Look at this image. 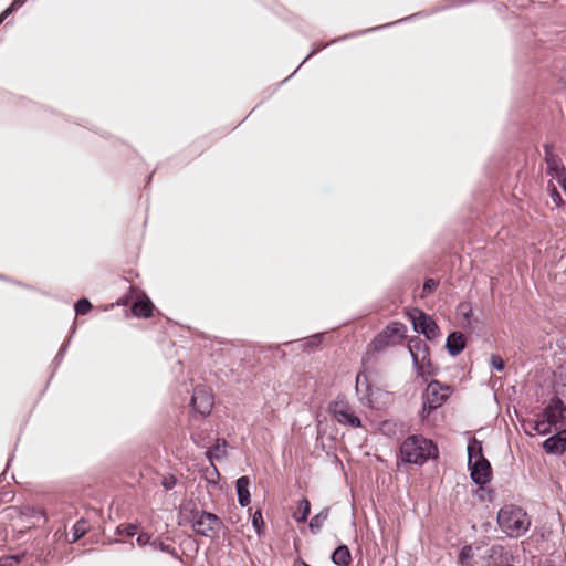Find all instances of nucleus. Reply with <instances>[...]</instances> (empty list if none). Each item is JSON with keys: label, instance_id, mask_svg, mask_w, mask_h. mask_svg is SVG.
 I'll return each mask as SVG.
<instances>
[{"label": "nucleus", "instance_id": "obj_1", "mask_svg": "<svg viewBox=\"0 0 566 566\" xmlns=\"http://www.w3.org/2000/svg\"><path fill=\"white\" fill-rule=\"evenodd\" d=\"M438 444L421 433L409 434L400 444L397 454L398 464L422 467L439 459Z\"/></svg>", "mask_w": 566, "mask_h": 566}, {"label": "nucleus", "instance_id": "obj_2", "mask_svg": "<svg viewBox=\"0 0 566 566\" xmlns=\"http://www.w3.org/2000/svg\"><path fill=\"white\" fill-rule=\"evenodd\" d=\"M408 328L400 321H390L373 339L367 344L363 354L361 363L367 364L375 359V355L384 352L390 346L402 343L407 337Z\"/></svg>", "mask_w": 566, "mask_h": 566}, {"label": "nucleus", "instance_id": "obj_3", "mask_svg": "<svg viewBox=\"0 0 566 566\" xmlns=\"http://www.w3.org/2000/svg\"><path fill=\"white\" fill-rule=\"evenodd\" d=\"M496 523L507 537L520 538L530 530L531 517L523 507L510 503L497 511Z\"/></svg>", "mask_w": 566, "mask_h": 566}, {"label": "nucleus", "instance_id": "obj_4", "mask_svg": "<svg viewBox=\"0 0 566 566\" xmlns=\"http://www.w3.org/2000/svg\"><path fill=\"white\" fill-rule=\"evenodd\" d=\"M450 386L432 379L421 394V409L419 418L421 422L429 419L432 412L441 408L450 398Z\"/></svg>", "mask_w": 566, "mask_h": 566}, {"label": "nucleus", "instance_id": "obj_5", "mask_svg": "<svg viewBox=\"0 0 566 566\" xmlns=\"http://www.w3.org/2000/svg\"><path fill=\"white\" fill-rule=\"evenodd\" d=\"M474 1L475 0H443L439 4H437L433 8H431L430 10H421V11H418V12L412 13L410 15H407L405 18L398 19V20H396L394 22H388V23H385V24H381V25H377V27H373V28H368V29H365V30H360V31L354 32L352 34L343 36L342 39L354 38V36L363 35V34L376 32V31H379V30L388 29V28H391L392 25H397V24H401V23H405V22L413 21L417 18L430 17V15H432L434 13H439V12H442V11H447V10L455 9V8L465 6V4L473 3Z\"/></svg>", "mask_w": 566, "mask_h": 566}, {"label": "nucleus", "instance_id": "obj_6", "mask_svg": "<svg viewBox=\"0 0 566 566\" xmlns=\"http://www.w3.org/2000/svg\"><path fill=\"white\" fill-rule=\"evenodd\" d=\"M406 316L412 325L415 333L422 335L428 342H433L441 336V329L434 318L423 310L412 307L406 311Z\"/></svg>", "mask_w": 566, "mask_h": 566}, {"label": "nucleus", "instance_id": "obj_7", "mask_svg": "<svg viewBox=\"0 0 566 566\" xmlns=\"http://www.w3.org/2000/svg\"><path fill=\"white\" fill-rule=\"evenodd\" d=\"M355 389L357 395H360V402L371 409H380L385 402L384 398L388 395L387 391L374 386L368 380L365 371L357 374Z\"/></svg>", "mask_w": 566, "mask_h": 566}, {"label": "nucleus", "instance_id": "obj_8", "mask_svg": "<svg viewBox=\"0 0 566 566\" xmlns=\"http://www.w3.org/2000/svg\"><path fill=\"white\" fill-rule=\"evenodd\" d=\"M190 514L192 528L201 536L213 538L219 535L223 527L222 520L213 513L192 510Z\"/></svg>", "mask_w": 566, "mask_h": 566}, {"label": "nucleus", "instance_id": "obj_9", "mask_svg": "<svg viewBox=\"0 0 566 566\" xmlns=\"http://www.w3.org/2000/svg\"><path fill=\"white\" fill-rule=\"evenodd\" d=\"M543 149L545 155L544 159L546 163V174L556 179L559 186L566 192V167L562 158L558 154L555 153L553 143H545L543 145Z\"/></svg>", "mask_w": 566, "mask_h": 566}, {"label": "nucleus", "instance_id": "obj_10", "mask_svg": "<svg viewBox=\"0 0 566 566\" xmlns=\"http://www.w3.org/2000/svg\"><path fill=\"white\" fill-rule=\"evenodd\" d=\"M328 410L337 422L358 429L363 426L361 419L353 411L352 407L344 400L336 399L329 403Z\"/></svg>", "mask_w": 566, "mask_h": 566}, {"label": "nucleus", "instance_id": "obj_11", "mask_svg": "<svg viewBox=\"0 0 566 566\" xmlns=\"http://www.w3.org/2000/svg\"><path fill=\"white\" fill-rule=\"evenodd\" d=\"M318 347V334H314L310 336L308 338L292 340V342H285L281 345H279L275 349L274 355L284 357L286 352L285 349H289L291 353L300 354V353H314L316 348Z\"/></svg>", "mask_w": 566, "mask_h": 566}, {"label": "nucleus", "instance_id": "obj_12", "mask_svg": "<svg viewBox=\"0 0 566 566\" xmlns=\"http://www.w3.org/2000/svg\"><path fill=\"white\" fill-rule=\"evenodd\" d=\"M471 481L476 486L491 484L493 480V470L491 462L488 459H481L476 462L467 464Z\"/></svg>", "mask_w": 566, "mask_h": 566}, {"label": "nucleus", "instance_id": "obj_13", "mask_svg": "<svg viewBox=\"0 0 566 566\" xmlns=\"http://www.w3.org/2000/svg\"><path fill=\"white\" fill-rule=\"evenodd\" d=\"M191 407L200 416H208L213 407V395L210 389L203 385L195 387L191 396Z\"/></svg>", "mask_w": 566, "mask_h": 566}, {"label": "nucleus", "instance_id": "obj_14", "mask_svg": "<svg viewBox=\"0 0 566 566\" xmlns=\"http://www.w3.org/2000/svg\"><path fill=\"white\" fill-rule=\"evenodd\" d=\"M543 416L547 417L554 427L566 422V405L563 402L558 394H554L543 409Z\"/></svg>", "mask_w": 566, "mask_h": 566}, {"label": "nucleus", "instance_id": "obj_15", "mask_svg": "<svg viewBox=\"0 0 566 566\" xmlns=\"http://www.w3.org/2000/svg\"><path fill=\"white\" fill-rule=\"evenodd\" d=\"M543 450L555 457H562L566 453V429H558L542 442Z\"/></svg>", "mask_w": 566, "mask_h": 566}, {"label": "nucleus", "instance_id": "obj_16", "mask_svg": "<svg viewBox=\"0 0 566 566\" xmlns=\"http://www.w3.org/2000/svg\"><path fill=\"white\" fill-rule=\"evenodd\" d=\"M457 315L463 318L462 326L464 329L472 333L478 325L482 324V322L474 316L472 303L469 301H462L457 305Z\"/></svg>", "mask_w": 566, "mask_h": 566}, {"label": "nucleus", "instance_id": "obj_17", "mask_svg": "<svg viewBox=\"0 0 566 566\" xmlns=\"http://www.w3.org/2000/svg\"><path fill=\"white\" fill-rule=\"evenodd\" d=\"M467 336L459 331H452L448 334L444 348L449 356H459L467 347Z\"/></svg>", "mask_w": 566, "mask_h": 566}, {"label": "nucleus", "instance_id": "obj_18", "mask_svg": "<svg viewBox=\"0 0 566 566\" xmlns=\"http://www.w3.org/2000/svg\"><path fill=\"white\" fill-rule=\"evenodd\" d=\"M407 349L412 361L417 358L418 363H421L422 359L430 357V348L419 336H411L408 339Z\"/></svg>", "mask_w": 566, "mask_h": 566}, {"label": "nucleus", "instance_id": "obj_19", "mask_svg": "<svg viewBox=\"0 0 566 566\" xmlns=\"http://www.w3.org/2000/svg\"><path fill=\"white\" fill-rule=\"evenodd\" d=\"M329 559L335 566H349L353 557L348 545L339 543L331 553Z\"/></svg>", "mask_w": 566, "mask_h": 566}, {"label": "nucleus", "instance_id": "obj_20", "mask_svg": "<svg viewBox=\"0 0 566 566\" xmlns=\"http://www.w3.org/2000/svg\"><path fill=\"white\" fill-rule=\"evenodd\" d=\"M413 370L417 374V376L426 379L427 377L437 376L440 371V368L438 365H434L431 361L430 357H427V359H422L421 363H418L417 358H415Z\"/></svg>", "mask_w": 566, "mask_h": 566}, {"label": "nucleus", "instance_id": "obj_21", "mask_svg": "<svg viewBox=\"0 0 566 566\" xmlns=\"http://www.w3.org/2000/svg\"><path fill=\"white\" fill-rule=\"evenodd\" d=\"M250 480L248 476H240L235 482L238 502L242 507H245L251 502V495L249 491Z\"/></svg>", "mask_w": 566, "mask_h": 566}, {"label": "nucleus", "instance_id": "obj_22", "mask_svg": "<svg viewBox=\"0 0 566 566\" xmlns=\"http://www.w3.org/2000/svg\"><path fill=\"white\" fill-rule=\"evenodd\" d=\"M467 454H468V462L467 464H470L471 462H476L481 459H486L483 455V444L482 441L472 437L468 439L467 444Z\"/></svg>", "mask_w": 566, "mask_h": 566}, {"label": "nucleus", "instance_id": "obj_23", "mask_svg": "<svg viewBox=\"0 0 566 566\" xmlns=\"http://www.w3.org/2000/svg\"><path fill=\"white\" fill-rule=\"evenodd\" d=\"M132 312L137 317L147 318L153 313V303L147 297L139 298L133 304Z\"/></svg>", "mask_w": 566, "mask_h": 566}, {"label": "nucleus", "instance_id": "obj_24", "mask_svg": "<svg viewBox=\"0 0 566 566\" xmlns=\"http://www.w3.org/2000/svg\"><path fill=\"white\" fill-rule=\"evenodd\" d=\"M228 443L224 439H218L216 443L207 451V458L210 461L223 459L227 455Z\"/></svg>", "mask_w": 566, "mask_h": 566}, {"label": "nucleus", "instance_id": "obj_25", "mask_svg": "<svg viewBox=\"0 0 566 566\" xmlns=\"http://www.w3.org/2000/svg\"><path fill=\"white\" fill-rule=\"evenodd\" d=\"M472 494L478 499L479 502L491 503L495 497V490L491 486V484H485L483 486H476V489L472 491Z\"/></svg>", "mask_w": 566, "mask_h": 566}, {"label": "nucleus", "instance_id": "obj_26", "mask_svg": "<svg viewBox=\"0 0 566 566\" xmlns=\"http://www.w3.org/2000/svg\"><path fill=\"white\" fill-rule=\"evenodd\" d=\"M474 557V551L471 544H465L461 547L457 557V563L467 566Z\"/></svg>", "mask_w": 566, "mask_h": 566}, {"label": "nucleus", "instance_id": "obj_27", "mask_svg": "<svg viewBox=\"0 0 566 566\" xmlns=\"http://www.w3.org/2000/svg\"><path fill=\"white\" fill-rule=\"evenodd\" d=\"M543 419H538L535 421L533 426V430L538 436H547L552 432V427H554V423L547 419V417L543 416Z\"/></svg>", "mask_w": 566, "mask_h": 566}, {"label": "nucleus", "instance_id": "obj_28", "mask_svg": "<svg viewBox=\"0 0 566 566\" xmlns=\"http://www.w3.org/2000/svg\"><path fill=\"white\" fill-rule=\"evenodd\" d=\"M23 514L30 518H34L36 521L46 522V513L45 510L38 506H25Z\"/></svg>", "mask_w": 566, "mask_h": 566}, {"label": "nucleus", "instance_id": "obj_29", "mask_svg": "<svg viewBox=\"0 0 566 566\" xmlns=\"http://www.w3.org/2000/svg\"><path fill=\"white\" fill-rule=\"evenodd\" d=\"M547 193L552 201L555 203V207L557 209H559L563 205H566V201L564 200L562 193L553 184H549L547 186Z\"/></svg>", "mask_w": 566, "mask_h": 566}, {"label": "nucleus", "instance_id": "obj_30", "mask_svg": "<svg viewBox=\"0 0 566 566\" xmlns=\"http://www.w3.org/2000/svg\"><path fill=\"white\" fill-rule=\"evenodd\" d=\"M311 511V505L307 500H302L298 505V511L294 513V518L297 522H305Z\"/></svg>", "mask_w": 566, "mask_h": 566}, {"label": "nucleus", "instance_id": "obj_31", "mask_svg": "<svg viewBox=\"0 0 566 566\" xmlns=\"http://www.w3.org/2000/svg\"><path fill=\"white\" fill-rule=\"evenodd\" d=\"M439 286V280L427 277L422 284L421 296L427 297L436 292Z\"/></svg>", "mask_w": 566, "mask_h": 566}, {"label": "nucleus", "instance_id": "obj_32", "mask_svg": "<svg viewBox=\"0 0 566 566\" xmlns=\"http://www.w3.org/2000/svg\"><path fill=\"white\" fill-rule=\"evenodd\" d=\"M136 533V524H120L116 527V534L119 536L133 537Z\"/></svg>", "mask_w": 566, "mask_h": 566}, {"label": "nucleus", "instance_id": "obj_33", "mask_svg": "<svg viewBox=\"0 0 566 566\" xmlns=\"http://www.w3.org/2000/svg\"><path fill=\"white\" fill-rule=\"evenodd\" d=\"M490 368L495 371H503L505 369V363L499 354H491L490 356Z\"/></svg>", "mask_w": 566, "mask_h": 566}, {"label": "nucleus", "instance_id": "obj_34", "mask_svg": "<svg viewBox=\"0 0 566 566\" xmlns=\"http://www.w3.org/2000/svg\"><path fill=\"white\" fill-rule=\"evenodd\" d=\"M74 310L76 315H85L92 310V304L87 298H81L75 303Z\"/></svg>", "mask_w": 566, "mask_h": 566}, {"label": "nucleus", "instance_id": "obj_35", "mask_svg": "<svg viewBox=\"0 0 566 566\" xmlns=\"http://www.w3.org/2000/svg\"><path fill=\"white\" fill-rule=\"evenodd\" d=\"M86 533V523L78 521L72 528V542L78 541Z\"/></svg>", "mask_w": 566, "mask_h": 566}, {"label": "nucleus", "instance_id": "obj_36", "mask_svg": "<svg viewBox=\"0 0 566 566\" xmlns=\"http://www.w3.org/2000/svg\"><path fill=\"white\" fill-rule=\"evenodd\" d=\"M252 526L255 530V532L261 535L264 527L263 517L260 511H256L252 515Z\"/></svg>", "mask_w": 566, "mask_h": 566}, {"label": "nucleus", "instance_id": "obj_37", "mask_svg": "<svg viewBox=\"0 0 566 566\" xmlns=\"http://www.w3.org/2000/svg\"><path fill=\"white\" fill-rule=\"evenodd\" d=\"M160 484L166 491H170L176 486L177 478L174 474L164 475Z\"/></svg>", "mask_w": 566, "mask_h": 566}, {"label": "nucleus", "instance_id": "obj_38", "mask_svg": "<svg viewBox=\"0 0 566 566\" xmlns=\"http://www.w3.org/2000/svg\"><path fill=\"white\" fill-rule=\"evenodd\" d=\"M151 547L160 552L175 554V548L171 547L170 545L165 544L164 542L153 541Z\"/></svg>", "mask_w": 566, "mask_h": 566}, {"label": "nucleus", "instance_id": "obj_39", "mask_svg": "<svg viewBox=\"0 0 566 566\" xmlns=\"http://www.w3.org/2000/svg\"><path fill=\"white\" fill-rule=\"evenodd\" d=\"M27 0H13L12 3L3 11L4 15H10L12 12L21 8Z\"/></svg>", "mask_w": 566, "mask_h": 566}, {"label": "nucleus", "instance_id": "obj_40", "mask_svg": "<svg viewBox=\"0 0 566 566\" xmlns=\"http://www.w3.org/2000/svg\"><path fill=\"white\" fill-rule=\"evenodd\" d=\"M151 536L148 534V533H140L138 536H137V545L143 547V546H146V545H150L151 546Z\"/></svg>", "mask_w": 566, "mask_h": 566}, {"label": "nucleus", "instance_id": "obj_41", "mask_svg": "<svg viewBox=\"0 0 566 566\" xmlns=\"http://www.w3.org/2000/svg\"><path fill=\"white\" fill-rule=\"evenodd\" d=\"M69 344H70V339L61 346L59 353L56 354V356L54 358V363L56 365L61 364V361L63 360V357L67 350Z\"/></svg>", "mask_w": 566, "mask_h": 566}, {"label": "nucleus", "instance_id": "obj_42", "mask_svg": "<svg viewBox=\"0 0 566 566\" xmlns=\"http://www.w3.org/2000/svg\"><path fill=\"white\" fill-rule=\"evenodd\" d=\"M310 528L314 532L315 528H318V514L314 515L312 518H311V522H310Z\"/></svg>", "mask_w": 566, "mask_h": 566}, {"label": "nucleus", "instance_id": "obj_43", "mask_svg": "<svg viewBox=\"0 0 566 566\" xmlns=\"http://www.w3.org/2000/svg\"><path fill=\"white\" fill-rule=\"evenodd\" d=\"M328 507H324L321 510V524L327 518L328 516Z\"/></svg>", "mask_w": 566, "mask_h": 566}, {"label": "nucleus", "instance_id": "obj_44", "mask_svg": "<svg viewBox=\"0 0 566 566\" xmlns=\"http://www.w3.org/2000/svg\"><path fill=\"white\" fill-rule=\"evenodd\" d=\"M8 18V15H4V12L0 13V24Z\"/></svg>", "mask_w": 566, "mask_h": 566}, {"label": "nucleus", "instance_id": "obj_45", "mask_svg": "<svg viewBox=\"0 0 566 566\" xmlns=\"http://www.w3.org/2000/svg\"><path fill=\"white\" fill-rule=\"evenodd\" d=\"M315 53V50H313L311 53H308V55L304 59L303 62H305L308 57H311L313 54Z\"/></svg>", "mask_w": 566, "mask_h": 566}, {"label": "nucleus", "instance_id": "obj_46", "mask_svg": "<svg viewBox=\"0 0 566 566\" xmlns=\"http://www.w3.org/2000/svg\"><path fill=\"white\" fill-rule=\"evenodd\" d=\"M326 45L321 42L319 50L322 51Z\"/></svg>", "mask_w": 566, "mask_h": 566}, {"label": "nucleus", "instance_id": "obj_47", "mask_svg": "<svg viewBox=\"0 0 566 566\" xmlns=\"http://www.w3.org/2000/svg\"><path fill=\"white\" fill-rule=\"evenodd\" d=\"M304 566H308V565L305 564Z\"/></svg>", "mask_w": 566, "mask_h": 566}]
</instances>
